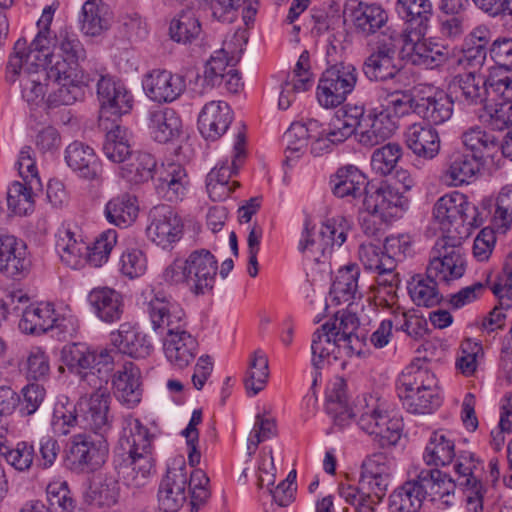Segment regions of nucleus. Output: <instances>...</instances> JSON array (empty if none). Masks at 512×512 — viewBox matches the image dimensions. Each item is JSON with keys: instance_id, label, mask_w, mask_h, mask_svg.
<instances>
[{"instance_id": "51", "label": "nucleus", "mask_w": 512, "mask_h": 512, "mask_svg": "<svg viewBox=\"0 0 512 512\" xmlns=\"http://www.w3.org/2000/svg\"><path fill=\"white\" fill-rule=\"evenodd\" d=\"M421 490L406 481L389 496V512H417L423 503Z\"/></svg>"}, {"instance_id": "12", "label": "nucleus", "mask_w": 512, "mask_h": 512, "mask_svg": "<svg viewBox=\"0 0 512 512\" xmlns=\"http://www.w3.org/2000/svg\"><path fill=\"white\" fill-rule=\"evenodd\" d=\"M461 241L462 236H451L450 239L439 238L436 241L426 269L429 277L448 283L463 276L465 259L460 248Z\"/></svg>"}, {"instance_id": "60", "label": "nucleus", "mask_w": 512, "mask_h": 512, "mask_svg": "<svg viewBox=\"0 0 512 512\" xmlns=\"http://www.w3.org/2000/svg\"><path fill=\"white\" fill-rule=\"evenodd\" d=\"M268 377V358L262 351L256 350L249 364L248 376L245 380L246 389L252 391L253 395L258 394L264 389Z\"/></svg>"}, {"instance_id": "61", "label": "nucleus", "mask_w": 512, "mask_h": 512, "mask_svg": "<svg viewBox=\"0 0 512 512\" xmlns=\"http://www.w3.org/2000/svg\"><path fill=\"white\" fill-rule=\"evenodd\" d=\"M338 492L341 498L356 507L357 512H375V506L380 503L375 501L372 491L364 490L360 484L356 487L341 483Z\"/></svg>"}, {"instance_id": "33", "label": "nucleus", "mask_w": 512, "mask_h": 512, "mask_svg": "<svg viewBox=\"0 0 512 512\" xmlns=\"http://www.w3.org/2000/svg\"><path fill=\"white\" fill-rule=\"evenodd\" d=\"M396 9L405 20V31H418L426 34L433 16V5L430 0H397Z\"/></svg>"}, {"instance_id": "40", "label": "nucleus", "mask_w": 512, "mask_h": 512, "mask_svg": "<svg viewBox=\"0 0 512 512\" xmlns=\"http://www.w3.org/2000/svg\"><path fill=\"white\" fill-rule=\"evenodd\" d=\"M182 121L177 112L164 108L150 113V129L155 141L168 143L179 137Z\"/></svg>"}, {"instance_id": "8", "label": "nucleus", "mask_w": 512, "mask_h": 512, "mask_svg": "<svg viewBox=\"0 0 512 512\" xmlns=\"http://www.w3.org/2000/svg\"><path fill=\"white\" fill-rule=\"evenodd\" d=\"M108 456L107 437L79 433L70 438L65 465L73 473L90 474L101 469L107 462Z\"/></svg>"}, {"instance_id": "62", "label": "nucleus", "mask_w": 512, "mask_h": 512, "mask_svg": "<svg viewBox=\"0 0 512 512\" xmlns=\"http://www.w3.org/2000/svg\"><path fill=\"white\" fill-rule=\"evenodd\" d=\"M20 182H14L8 188L7 204L9 209L17 215H27L33 211L34 200L32 188Z\"/></svg>"}, {"instance_id": "41", "label": "nucleus", "mask_w": 512, "mask_h": 512, "mask_svg": "<svg viewBox=\"0 0 512 512\" xmlns=\"http://www.w3.org/2000/svg\"><path fill=\"white\" fill-rule=\"evenodd\" d=\"M106 220L120 228L131 225L138 216L136 198L128 193L110 199L104 210Z\"/></svg>"}, {"instance_id": "43", "label": "nucleus", "mask_w": 512, "mask_h": 512, "mask_svg": "<svg viewBox=\"0 0 512 512\" xmlns=\"http://www.w3.org/2000/svg\"><path fill=\"white\" fill-rule=\"evenodd\" d=\"M462 142L473 155L483 161L485 158H494L500 150L499 139L478 126L465 131L462 135Z\"/></svg>"}, {"instance_id": "54", "label": "nucleus", "mask_w": 512, "mask_h": 512, "mask_svg": "<svg viewBox=\"0 0 512 512\" xmlns=\"http://www.w3.org/2000/svg\"><path fill=\"white\" fill-rule=\"evenodd\" d=\"M201 34V25L194 12L185 11L174 18L169 27L171 39L178 43H192Z\"/></svg>"}, {"instance_id": "48", "label": "nucleus", "mask_w": 512, "mask_h": 512, "mask_svg": "<svg viewBox=\"0 0 512 512\" xmlns=\"http://www.w3.org/2000/svg\"><path fill=\"white\" fill-rule=\"evenodd\" d=\"M437 280L434 277L415 275L408 285V292L412 301L417 306L433 307L440 303L442 296L437 288Z\"/></svg>"}, {"instance_id": "37", "label": "nucleus", "mask_w": 512, "mask_h": 512, "mask_svg": "<svg viewBox=\"0 0 512 512\" xmlns=\"http://www.w3.org/2000/svg\"><path fill=\"white\" fill-rule=\"evenodd\" d=\"M360 268L357 264H348L340 268L330 289V296L337 304H351L353 300L360 299L362 293L359 288Z\"/></svg>"}, {"instance_id": "52", "label": "nucleus", "mask_w": 512, "mask_h": 512, "mask_svg": "<svg viewBox=\"0 0 512 512\" xmlns=\"http://www.w3.org/2000/svg\"><path fill=\"white\" fill-rule=\"evenodd\" d=\"M455 457L454 442L440 432H434L425 448L423 459L427 465L445 466Z\"/></svg>"}, {"instance_id": "15", "label": "nucleus", "mask_w": 512, "mask_h": 512, "mask_svg": "<svg viewBox=\"0 0 512 512\" xmlns=\"http://www.w3.org/2000/svg\"><path fill=\"white\" fill-rule=\"evenodd\" d=\"M110 394L106 388H95L89 397H82L77 403L80 423L91 434H99L107 437L111 430V421L108 416Z\"/></svg>"}, {"instance_id": "53", "label": "nucleus", "mask_w": 512, "mask_h": 512, "mask_svg": "<svg viewBox=\"0 0 512 512\" xmlns=\"http://www.w3.org/2000/svg\"><path fill=\"white\" fill-rule=\"evenodd\" d=\"M79 63H73L61 55H50L45 67V73L49 83H61V81H74L75 83L82 77H90L78 70Z\"/></svg>"}, {"instance_id": "47", "label": "nucleus", "mask_w": 512, "mask_h": 512, "mask_svg": "<svg viewBox=\"0 0 512 512\" xmlns=\"http://www.w3.org/2000/svg\"><path fill=\"white\" fill-rule=\"evenodd\" d=\"M94 81L91 77H82L77 83L74 81H61V83H51V92L47 98L49 107L60 105H72L84 96L85 87Z\"/></svg>"}, {"instance_id": "20", "label": "nucleus", "mask_w": 512, "mask_h": 512, "mask_svg": "<svg viewBox=\"0 0 512 512\" xmlns=\"http://www.w3.org/2000/svg\"><path fill=\"white\" fill-rule=\"evenodd\" d=\"M391 460L383 453H375L362 464L359 484L364 490L373 492L376 502L386 495L391 478Z\"/></svg>"}, {"instance_id": "29", "label": "nucleus", "mask_w": 512, "mask_h": 512, "mask_svg": "<svg viewBox=\"0 0 512 512\" xmlns=\"http://www.w3.org/2000/svg\"><path fill=\"white\" fill-rule=\"evenodd\" d=\"M186 474L182 469L168 471L158 489V504L164 512H177L186 500Z\"/></svg>"}, {"instance_id": "9", "label": "nucleus", "mask_w": 512, "mask_h": 512, "mask_svg": "<svg viewBox=\"0 0 512 512\" xmlns=\"http://www.w3.org/2000/svg\"><path fill=\"white\" fill-rule=\"evenodd\" d=\"M400 45V36L396 32L383 33L378 37L372 53L363 63V73L371 81H399L401 73L400 62L396 54Z\"/></svg>"}, {"instance_id": "30", "label": "nucleus", "mask_w": 512, "mask_h": 512, "mask_svg": "<svg viewBox=\"0 0 512 512\" xmlns=\"http://www.w3.org/2000/svg\"><path fill=\"white\" fill-rule=\"evenodd\" d=\"M406 146L418 157L433 159L440 150L438 132L430 125L415 123L405 132Z\"/></svg>"}, {"instance_id": "46", "label": "nucleus", "mask_w": 512, "mask_h": 512, "mask_svg": "<svg viewBox=\"0 0 512 512\" xmlns=\"http://www.w3.org/2000/svg\"><path fill=\"white\" fill-rule=\"evenodd\" d=\"M319 127L317 120L311 119L308 123L294 122L283 135V142L286 145L285 152L287 159L299 157L308 146V139L312 137L311 132Z\"/></svg>"}, {"instance_id": "11", "label": "nucleus", "mask_w": 512, "mask_h": 512, "mask_svg": "<svg viewBox=\"0 0 512 512\" xmlns=\"http://www.w3.org/2000/svg\"><path fill=\"white\" fill-rule=\"evenodd\" d=\"M425 35H420L417 30L399 34L402 57L415 66L428 69L445 64L451 56L450 48L431 38H425Z\"/></svg>"}, {"instance_id": "28", "label": "nucleus", "mask_w": 512, "mask_h": 512, "mask_svg": "<svg viewBox=\"0 0 512 512\" xmlns=\"http://www.w3.org/2000/svg\"><path fill=\"white\" fill-rule=\"evenodd\" d=\"M65 160L83 179L97 180L101 176V163L94 150L82 142L75 141L66 148Z\"/></svg>"}, {"instance_id": "19", "label": "nucleus", "mask_w": 512, "mask_h": 512, "mask_svg": "<svg viewBox=\"0 0 512 512\" xmlns=\"http://www.w3.org/2000/svg\"><path fill=\"white\" fill-rule=\"evenodd\" d=\"M39 55L30 59L28 43L24 38L16 41L12 53L9 55L4 72V79L7 84L18 89L44 64L38 63Z\"/></svg>"}, {"instance_id": "32", "label": "nucleus", "mask_w": 512, "mask_h": 512, "mask_svg": "<svg viewBox=\"0 0 512 512\" xmlns=\"http://www.w3.org/2000/svg\"><path fill=\"white\" fill-rule=\"evenodd\" d=\"M119 482L114 472H103L96 475L84 494L85 502L97 507H110L119 498Z\"/></svg>"}, {"instance_id": "6", "label": "nucleus", "mask_w": 512, "mask_h": 512, "mask_svg": "<svg viewBox=\"0 0 512 512\" xmlns=\"http://www.w3.org/2000/svg\"><path fill=\"white\" fill-rule=\"evenodd\" d=\"M68 368L93 388H105L112 371L114 359L107 350L96 351L85 344L73 343L63 350Z\"/></svg>"}, {"instance_id": "49", "label": "nucleus", "mask_w": 512, "mask_h": 512, "mask_svg": "<svg viewBox=\"0 0 512 512\" xmlns=\"http://www.w3.org/2000/svg\"><path fill=\"white\" fill-rule=\"evenodd\" d=\"M437 388L435 375L421 367L409 366L399 376L397 381L398 396L410 394L416 390Z\"/></svg>"}, {"instance_id": "22", "label": "nucleus", "mask_w": 512, "mask_h": 512, "mask_svg": "<svg viewBox=\"0 0 512 512\" xmlns=\"http://www.w3.org/2000/svg\"><path fill=\"white\" fill-rule=\"evenodd\" d=\"M97 96L101 106V116L105 113L120 116L128 113L132 108L131 94L122 83L111 77L99 75Z\"/></svg>"}, {"instance_id": "4", "label": "nucleus", "mask_w": 512, "mask_h": 512, "mask_svg": "<svg viewBox=\"0 0 512 512\" xmlns=\"http://www.w3.org/2000/svg\"><path fill=\"white\" fill-rule=\"evenodd\" d=\"M218 271L215 256L207 249L192 251L185 259L174 260L163 273L167 283L184 285L199 296L211 291Z\"/></svg>"}, {"instance_id": "27", "label": "nucleus", "mask_w": 512, "mask_h": 512, "mask_svg": "<svg viewBox=\"0 0 512 512\" xmlns=\"http://www.w3.org/2000/svg\"><path fill=\"white\" fill-rule=\"evenodd\" d=\"M111 343L119 353L132 358H145L153 350L152 342L129 323H123L111 333Z\"/></svg>"}, {"instance_id": "7", "label": "nucleus", "mask_w": 512, "mask_h": 512, "mask_svg": "<svg viewBox=\"0 0 512 512\" xmlns=\"http://www.w3.org/2000/svg\"><path fill=\"white\" fill-rule=\"evenodd\" d=\"M498 68H488L487 73L466 71L454 77L453 87L460 98L469 105L483 104L495 100L498 95L510 91L512 80Z\"/></svg>"}, {"instance_id": "57", "label": "nucleus", "mask_w": 512, "mask_h": 512, "mask_svg": "<svg viewBox=\"0 0 512 512\" xmlns=\"http://www.w3.org/2000/svg\"><path fill=\"white\" fill-rule=\"evenodd\" d=\"M403 407L413 414L431 413L440 405L437 388L416 390L410 394L399 396Z\"/></svg>"}, {"instance_id": "34", "label": "nucleus", "mask_w": 512, "mask_h": 512, "mask_svg": "<svg viewBox=\"0 0 512 512\" xmlns=\"http://www.w3.org/2000/svg\"><path fill=\"white\" fill-rule=\"evenodd\" d=\"M59 326L58 318L52 303H40L27 307L19 321V328L27 334L40 335Z\"/></svg>"}, {"instance_id": "14", "label": "nucleus", "mask_w": 512, "mask_h": 512, "mask_svg": "<svg viewBox=\"0 0 512 512\" xmlns=\"http://www.w3.org/2000/svg\"><path fill=\"white\" fill-rule=\"evenodd\" d=\"M148 238L163 249H171L183 236V222L178 213L168 205H158L149 212Z\"/></svg>"}, {"instance_id": "3", "label": "nucleus", "mask_w": 512, "mask_h": 512, "mask_svg": "<svg viewBox=\"0 0 512 512\" xmlns=\"http://www.w3.org/2000/svg\"><path fill=\"white\" fill-rule=\"evenodd\" d=\"M119 175L130 185L154 180L157 193L170 202L180 200L186 190L187 174L180 164L158 166L155 157L147 152H134L120 167Z\"/></svg>"}, {"instance_id": "42", "label": "nucleus", "mask_w": 512, "mask_h": 512, "mask_svg": "<svg viewBox=\"0 0 512 512\" xmlns=\"http://www.w3.org/2000/svg\"><path fill=\"white\" fill-rule=\"evenodd\" d=\"M452 112L453 100L447 94L420 98L415 105V113L432 125H439L449 120Z\"/></svg>"}, {"instance_id": "31", "label": "nucleus", "mask_w": 512, "mask_h": 512, "mask_svg": "<svg viewBox=\"0 0 512 512\" xmlns=\"http://www.w3.org/2000/svg\"><path fill=\"white\" fill-rule=\"evenodd\" d=\"M326 411L335 425L343 428L350 424L355 417L347 394V384L343 378H336L328 389Z\"/></svg>"}, {"instance_id": "38", "label": "nucleus", "mask_w": 512, "mask_h": 512, "mask_svg": "<svg viewBox=\"0 0 512 512\" xmlns=\"http://www.w3.org/2000/svg\"><path fill=\"white\" fill-rule=\"evenodd\" d=\"M113 386L116 398L128 408H133L140 403L142 390L139 370L132 363L125 364L123 370L114 375Z\"/></svg>"}, {"instance_id": "5", "label": "nucleus", "mask_w": 512, "mask_h": 512, "mask_svg": "<svg viewBox=\"0 0 512 512\" xmlns=\"http://www.w3.org/2000/svg\"><path fill=\"white\" fill-rule=\"evenodd\" d=\"M433 215L443 232L442 239H450L451 236H462L463 239L469 234L470 227L481 225L477 207L460 192L439 198L434 205Z\"/></svg>"}, {"instance_id": "13", "label": "nucleus", "mask_w": 512, "mask_h": 512, "mask_svg": "<svg viewBox=\"0 0 512 512\" xmlns=\"http://www.w3.org/2000/svg\"><path fill=\"white\" fill-rule=\"evenodd\" d=\"M67 236L69 237L67 241L61 239L57 243V249L62 261L68 265H76L77 259L85 250L87 261L94 267H100L108 261L118 237L116 230L108 229L102 232L94 242L93 247L89 248L73 240L69 232Z\"/></svg>"}, {"instance_id": "24", "label": "nucleus", "mask_w": 512, "mask_h": 512, "mask_svg": "<svg viewBox=\"0 0 512 512\" xmlns=\"http://www.w3.org/2000/svg\"><path fill=\"white\" fill-rule=\"evenodd\" d=\"M29 267L26 245L0 229V272L16 278L27 273Z\"/></svg>"}, {"instance_id": "16", "label": "nucleus", "mask_w": 512, "mask_h": 512, "mask_svg": "<svg viewBox=\"0 0 512 512\" xmlns=\"http://www.w3.org/2000/svg\"><path fill=\"white\" fill-rule=\"evenodd\" d=\"M361 430L374 435L381 447L394 446L401 438L402 423L387 412L367 405L357 421Z\"/></svg>"}, {"instance_id": "64", "label": "nucleus", "mask_w": 512, "mask_h": 512, "mask_svg": "<svg viewBox=\"0 0 512 512\" xmlns=\"http://www.w3.org/2000/svg\"><path fill=\"white\" fill-rule=\"evenodd\" d=\"M489 55L495 65L490 68L502 70L508 80H512V38L499 37L489 47Z\"/></svg>"}, {"instance_id": "44", "label": "nucleus", "mask_w": 512, "mask_h": 512, "mask_svg": "<svg viewBox=\"0 0 512 512\" xmlns=\"http://www.w3.org/2000/svg\"><path fill=\"white\" fill-rule=\"evenodd\" d=\"M342 346L339 337L329 329V324L324 323L312 336L311 353L312 365L315 369H322L325 362L337 349Z\"/></svg>"}, {"instance_id": "63", "label": "nucleus", "mask_w": 512, "mask_h": 512, "mask_svg": "<svg viewBox=\"0 0 512 512\" xmlns=\"http://www.w3.org/2000/svg\"><path fill=\"white\" fill-rule=\"evenodd\" d=\"M491 101L494 106L489 111V124L493 129L502 131L512 124V84L509 92Z\"/></svg>"}, {"instance_id": "50", "label": "nucleus", "mask_w": 512, "mask_h": 512, "mask_svg": "<svg viewBox=\"0 0 512 512\" xmlns=\"http://www.w3.org/2000/svg\"><path fill=\"white\" fill-rule=\"evenodd\" d=\"M127 135V129L120 125H116L107 132L103 152L110 161L124 165L134 153L130 148Z\"/></svg>"}, {"instance_id": "21", "label": "nucleus", "mask_w": 512, "mask_h": 512, "mask_svg": "<svg viewBox=\"0 0 512 512\" xmlns=\"http://www.w3.org/2000/svg\"><path fill=\"white\" fill-rule=\"evenodd\" d=\"M144 90L149 98L157 102H172L186 89L185 78L167 70L155 69L145 77Z\"/></svg>"}, {"instance_id": "1", "label": "nucleus", "mask_w": 512, "mask_h": 512, "mask_svg": "<svg viewBox=\"0 0 512 512\" xmlns=\"http://www.w3.org/2000/svg\"><path fill=\"white\" fill-rule=\"evenodd\" d=\"M146 312L154 330L166 329L163 351L172 366L187 367L196 357L198 342L185 330V313L180 305L165 296L155 295L148 303Z\"/></svg>"}, {"instance_id": "39", "label": "nucleus", "mask_w": 512, "mask_h": 512, "mask_svg": "<svg viewBox=\"0 0 512 512\" xmlns=\"http://www.w3.org/2000/svg\"><path fill=\"white\" fill-rule=\"evenodd\" d=\"M111 25V12L107 4L98 0H87L80 16V30L87 36H99Z\"/></svg>"}, {"instance_id": "56", "label": "nucleus", "mask_w": 512, "mask_h": 512, "mask_svg": "<svg viewBox=\"0 0 512 512\" xmlns=\"http://www.w3.org/2000/svg\"><path fill=\"white\" fill-rule=\"evenodd\" d=\"M484 161L473 154L455 153L448 173L455 184L468 183L480 171Z\"/></svg>"}, {"instance_id": "17", "label": "nucleus", "mask_w": 512, "mask_h": 512, "mask_svg": "<svg viewBox=\"0 0 512 512\" xmlns=\"http://www.w3.org/2000/svg\"><path fill=\"white\" fill-rule=\"evenodd\" d=\"M361 430L374 435L381 447L394 446L401 438L402 423L387 412L367 405L357 421Z\"/></svg>"}, {"instance_id": "18", "label": "nucleus", "mask_w": 512, "mask_h": 512, "mask_svg": "<svg viewBox=\"0 0 512 512\" xmlns=\"http://www.w3.org/2000/svg\"><path fill=\"white\" fill-rule=\"evenodd\" d=\"M397 129L395 116L384 106L367 110L362 129L356 134L359 144L372 148L389 139Z\"/></svg>"}, {"instance_id": "58", "label": "nucleus", "mask_w": 512, "mask_h": 512, "mask_svg": "<svg viewBox=\"0 0 512 512\" xmlns=\"http://www.w3.org/2000/svg\"><path fill=\"white\" fill-rule=\"evenodd\" d=\"M402 156V147L395 142H389L374 150L371 157V166L375 173L386 176L396 167Z\"/></svg>"}, {"instance_id": "25", "label": "nucleus", "mask_w": 512, "mask_h": 512, "mask_svg": "<svg viewBox=\"0 0 512 512\" xmlns=\"http://www.w3.org/2000/svg\"><path fill=\"white\" fill-rule=\"evenodd\" d=\"M233 119L230 106L223 101L207 103L198 117V128L206 140L219 139L228 129Z\"/></svg>"}, {"instance_id": "23", "label": "nucleus", "mask_w": 512, "mask_h": 512, "mask_svg": "<svg viewBox=\"0 0 512 512\" xmlns=\"http://www.w3.org/2000/svg\"><path fill=\"white\" fill-rule=\"evenodd\" d=\"M373 186L366 191L363 199V207L365 210L373 213H380L381 217L392 219L399 216V212L407 204L405 197L398 189L381 183L380 186L373 190Z\"/></svg>"}, {"instance_id": "35", "label": "nucleus", "mask_w": 512, "mask_h": 512, "mask_svg": "<svg viewBox=\"0 0 512 512\" xmlns=\"http://www.w3.org/2000/svg\"><path fill=\"white\" fill-rule=\"evenodd\" d=\"M336 232L337 229L334 224L329 221L322 224L317 234L312 233V230L308 227V223H306L303 239L299 244V250L301 252L308 251L316 262H322L330 256L333 251V233Z\"/></svg>"}, {"instance_id": "36", "label": "nucleus", "mask_w": 512, "mask_h": 512, "mask_svg": "<svg viewBox=\"0 0 512 512\" xmlns=\"http://www.w3.org/2000/svg\"><path fill=\"white\" fill-rule=\"evenodd\" d=\"M88 301L95 315L105 323L120 320L123 313L121 295L110 288L93 289L88 295Z\"/></svg>"}, {"instance_id": "10", "label": "nucleus", "mask_w": 512, "mask_h": 512, "mask_svg": "<svg viewBox=\"0 0 512 512\" xmlns=\"http://www.w3.org/2000/svg\"><path fill=\"white\" fill-rule=\"evenodd\" d=\"M357 82V72L354 65L340 62L327 68L319 80L317 99L325 108L341 105L350 94Z\"/></svg>"}, {"instance_id": "2", "label": "nucleus", "mask_w": 512, "mask_h": 512, "mask_svg": "<svg viewBox=\"0 0 512 512\" xmlns=\"http://www.w3.org/2000/svg\"><path fill=\"white\" fill-rule=\"evenodd\" d=\"M154 436L131 414L122 418V436L119 440L122 461L119 473L127 486L141 487L154 469L152 442Z\"/></svg>"}, {"instance_id": "55", "label": "nucleus", "mask_w": 512, "mask_h": 512, "mask_svg": "<svg viewBox=\"0 0 512 512\" xmlns=\"http://www.w3.org/2000/svg\"><path fill=\"white\" fill-rule=\"evenodd\" d=\"M329 329L339 337V341L343 342L345 349L354 351V342H359V337L355 334V331L359 327V320L355 314L349 312L335 314L333 321H328Z\"/></svg>"}, {"instance_id": "26", "label": "nucleus", "mask_w": 512, "mask_h": 512, "mask_svg": "<svg viewBox=\"0 0 512 512\" xmlns=\"http://www.w3.org/2000/svg\"><path fill=\"white\" fill-rule=\"evenodd\" d=\"M332 192L338 198H359L369 191L368 180L365 174L354 165H345L331 177Z\"/></svg>"}, {"instance_id": "59", "label": "nucleus", "mask_w": 512, "mask_h": 512, "mask_svg": "<svg viewBox=\"0 0 512 512\" xmlns=\"http://www.w3.org/2000/svg\"><path fill=\"white\" fill-rule=\"evenodd\" d=\"M47 501L50 512H74L76 500L68 485L64 481H56L48 484L46 488Z\"/></svg>"}, {"instance_id": "45", "label": "nucleus", "mask_w": 512, "mask_h": 512, "mask_svg": "<svg viewBox=\"0 0 512 512\" xmlns=\"http://www.w3.org/2000/svg\"><path fill=\"white\" fill-rule=\"evenodd\" d=\"M352 17L356 29L366 36L376 33L388 20L387 12L380 5L364 2L353 9Z\"/></svg>"}]
</instances>
